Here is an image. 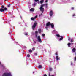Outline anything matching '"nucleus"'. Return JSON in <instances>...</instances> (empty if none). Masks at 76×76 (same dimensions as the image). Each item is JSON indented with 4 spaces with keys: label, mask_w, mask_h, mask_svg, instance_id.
<instances>
[{
    "label": "nucleus",
    "mask_w": 76,
    "mask_h": 76,
    "mask_svg": "<svg viewBox=\"0 0 76 76\" xmlns=\"http://www.w3.org/2000/svg\"><path fill=\"white\" fill-rule=\"evenodd\" d=\"M38 42H39L40 43L42 42V40L41 39V37L40 36H38L37 38Z\"/></svg>",
    "instance_id": "1"
},
{
    "label": "nucleus",
    "mask_w": 76,
    "mask_h": 76,
    "mask_svg": "<svg viewBox=\"0 0 76 76\" xmlns=\"http://www.w3.org/2000/svg\"><path fill=\"white\" fill-rule=\"evenodd\" d=\"M38 24V23L37 22H35L33 25L32 26V29L33 30H34V29H35V28L36 27V26H37V25Z\"/></svg>",
    "instance_id": "2"
},
{
    "label": "nucleus",
    "mask_w": 76,
    "mask_h": 76,
    "mask_svg": "<svg viewBox=\"0 0 76 76\" xmlns=\"http://www.w3.org/2000/svg\"><path fill=\"white\" fill-rule=\"evenodd\" d=\"M42 7H42H40V8L39 9L40 10V11H41V12H44V8Z\"/></svg>",
    "instance_id": "3"
},
{
    "label": "nucleus",
    "mask_w": 76,
    "mask_h": 76,
    "mask_svg": "<svg viewBox=\"0 0 76 76\" xmlns=\"http://www.w3.org/2000/svg\"><path fill=\"white\" fill-rule=\"evenodd\" d=\"M47 5L48 4H41L40 6V7H43L45 6V7L46 8H47Z\"/></svg>",
    "instance_id": "4"
},
{
    "label": "nucleus",
    "mask_w": 76,
    "mask_h": 76,
    "mask_svg": "<svg viewBox=\"0 0 76 76\" xmlns=\"http://www.w3.org/2000/svg\"><path fill=\"white\" fill-rule=\"evenodd\" d=\"M50 16L51 17L53 16V11H51L50 13Z\"/></svg>",
    "instance_id": "5"
},
{
    "label": "nucleus",
    "mask_w": 76,
    "mask_h": 76,
    "mask_svg": "<svg viewBox=\"0 0 76 76\" xmlns=\"http://www.w3.org/2000/svg\"><path fill=\"white\" fill-rule=\"evenodd\" d=\"M50 25H51V23H50V22H49L46 24V26H50Z\"/></svg>",
    "instance_id": "6"
},
{
    "label": "nucleus",
    "mask_w": 76,
    "mask_h": 76,
    "mask_svg": "<svg viewBox=\"0 0 76 76\" xmlns=\"http://www.w3.org/2000/svg\"><path fill=\"white\" fill-rule=\"evenodd\" d=\"M56 60L58 61L59 60H60V58L58 57V56H56Z\"/></svg>",
    "instance_id": "7"
},
{
    "label": "nucleus",
    "mask_w": 76,
    "mask_h": 76,
    "mask_svg": "<svg viewBox=\"0 0 76 76\" xmlns=\"http://www.w3.org/2000/svg\"><path fill=\"white\" fill-rule=\"evenodd\" d=\"M50 25L52 28H53L54 27V24H53V23L50 24Z\"/></svg>",
    "instance_id": "8"
},
{
    "label": "nucleus",
    "mask_w": 76,
    "mask_h": 76,
    "mask_svg": "<svg viewBox=\"0 0 76 76\" xmlns=\"http://www.w3.org/2000/svg\"><path fill=\"white\" fill-rule=\"evenodd\" d=\"M60 37H61V38H60L59 41H61L62 40H63V36H61Z\"/></svg>",
    "instance_id": "9"
},
{
    "label": "nucleus",
    "mask_w": 76,
    "mask_h": 76,
    "mask_svg": "<svg viewBox=\"0 0 76 76\" xmlns=\"http://www.w3.org/2000/svg\"><path fill=\"white\" fill-rule=\"evenodd\" d=\"M0 11L1 12H4V9H3L2 8H1L0 9Z\"/></svg>",
    "instance_id": "10"
},
{
    "label": "nucleus",
    "mask_w": 76,
    "mask_h": 76,
    "mask_svg": "<svg viewBox=\"0 0 76 76\" xmlns=\"http://www.w3.org/2000/svg\"><path fill=\"white\" fill-rule=\"evenodd\" d=\"M72 52H73V53H75V52L76 50H75V48H73L72 50Z\"/></svg>",
    "instance_id": "11"
},
{
    "label": "nucleus",
    "mask_w": 76,
    "mask_h": 76,
    "mask_svg": "<svg viewBox=\"0 0 76 76\" xmlns=\"http://www.w3.org/2000/svg\"><path fill=\"white\" fill-rule=\"evenodd\" d=\"M30 12H34V8H32L30 9Z\"/></svg>",
    "instance_id": "12"
},
{
    "label": "nucleus",
    "mask_w": 76,
    "mask_h": 76,
    "mask_svg": "<svg viewBox=\"0 0 76 76\" xmlns=\"http://www.w3.org/2000/svg\"><path fill=\"white\" fill-rule=\"evenodd\" d=\"M38 32L39 34H40L41 32V28H39L38 29Z\"/></svg>",
    "instance_id": "13"
},
{
    "label": "nucleus",
    "mask_w": 76,
    "mask_h": 76,
    "mask_svg": "<svg viewBox=\"0 0 76 76\" xmlns=\"http://www.w3.org/2000/svg\"><path fill=\"white\" fill-rule=\"evenodd\" d=\"M71 45V44L70 43H69L68 44V47H70V45Z\"/></svg>",
    "instance_id": "14"
},
{
    "label": "nucleus",
    "mask_w": 76,
    "mask_h": 76,
    "mask_svg": "<svg viewBox=\"0 0 76 76\" xmlns=\"http://www.w3.org/2000/svg\"><path fill=\"white\" fill-rule=\"evenodd\" d=\"M31 20H33V21H34L35 20V19H34V18L33 17H32L31 18Z\"/></svg>",
    "instance_id": "15"
},
{
    "label": "nucleus",
    "mask_w": 76,
    "mask_h": 76,
    "mask_svg": "<svg viewBox=\"0 0 76 76\" xmlns=\"http://www.w3.org/2000/svg\"><path fill=\"white\" fill-rule=\"evenodd\" d=\"M54 32L57 33V31L56 30H54L53 31L52 33H53V34H54Z\"/></svg>",
    "instance_id": "16"
},
{
    "label": "nucleus",
    "mask_w": 76,
    "mask_h": 76,
    "mask_svg": "<svg viewBox=\"0 0 76 76\" xmlns=\"http://www.w3.org/2000/svg\"><path fill=\"white\" fill-rule=\"evenodd\" d=\"M43 2H44V0H42L40 1V3H41V4H42Z\"/></svg>",
    "instance_id": "17"
},
{
    "label": "nucleus",
    "mask_w": 76,
    "mask_h": 76,
    "mask_svg": "<svg viewBox=\"0 0 76 76\" xmlns=\"http://www.w3.org/2000/svg\"><path fill=\"white\" fill-rule=\"evenodd\" d=\"M38 67L39 69L42 68V65H39L38 66Z\"/></svg>",
    "instance_id": "18"
},
{
    "label": "nucleus",
    "mask_w": 76,
    "mask_h": 76,
    "mask_svg": "<svg viewBox=\"0 0 76 76\" xmlns=\"http://www.w3.org/2000/svg\"><path fill=\"white\" fill-rule=\"evenodd\" d=\"M32 5L33 6H35L36 5V3H34V4H32Z\"/></svg>",
    "instance_id": "19"
},
{
    "label": "nucleus",
    "mask_w": 76,
    "mask_h": 76,
    "mask_svg": "<svg viewBox=\"0 0 76 76\" xmlns=\"http://www.w3.org/2000/svg\"><path fill=\"white\" fill-rule=\"evenodd\" d=\"M28 51L29 52V53H32V50H31V49H30V50H28Z\"/></svg>",
    "instance_id": "20"
},
{
    "label": "nucleus",
    "mask_w": 76,
    "mask_h": 76,
    "mask_svg": "<svg viewBox=\"0 0 76 76\" xmlns=\"http://www.w3.org/2000/svg\"><path fill=\"white\" fill-rule=\"evenodd\" d=\"M56 37H60V36L59 35V34H56Z\"/></svg>",
    "instance_id": "21"
},
{
    "label": "nucleus",
    "mask_w": 76,
    "mask_h": 76,
    "mask_svg": "<svg viewBox=\"0 0 76 76\" xmlns=\"http://www.w3.org/2000/svg\"><path fill=\"white\" fill-rule=\"evenodd\" d=\"M73 42V39H71V42Z\"/></svg>",
    "instance_id": "22"
},
{
    "label": "nucleus",
    "mask_w": 76,
    "mask_h": 76,
    "mask_svg": "<svg viewBox=\"0 0 76 76\" xmlns=\"http://www.w3.org/2000/svg\"><path fill=\"white\" fill-rule=\"evenodd\" d=\"M55 55L56 56H58V52H56L55 53Z\"/></svg>",
    "instance_id": "23"
},
{
    "label": "nucleus",
    "mask_w": 76,
    "mask_h": 76,
    "mask_svg": "<svg viewBox=\"0 0 76 76\" xmlns=\"http://www.w3.org/2000/svg\"><path fill=\"white\" fill-rule=\"evenodd\" d=\"M33 42H34L33 44H36V42H35V41H34V40H33Z\"/></svg>",
    "instance_id": "24"
},
{
    "label": "nucleus",
    "mask_w": 76,
    "mask_h": 76,
    "mask_svg": "<svg viewBox=\"0 0 76 76\" xmlns=\"http://www.w3.org/2000/svg\"><path fill=\"white\" fill-rule=\"evenodd\" d=\"M10 4H9L7 5V7H10Z\"/></svg>",
    "instance_id": "25"
},
{
    "label": "nucleus",
    "mask_w": 76,
    "mask_h": 76,
    "mask_svg": "<svg viewBox=\"0 0 76 76\" xmlns=\"http://www.w3.org/2000/svg\"><path fill=\"white\" fill-rule=\"evenodd\" d=\"M4 10H5V11H6L7 10V8H4Z\"/></svg>",
    "instance_id": "26"
},
{
    "label": "nucleus",
    "mask_w": 76,
    "mask_h": 76,
    "mask_svg": "<svg viewBox=\"0 0 76 76\" xmlns=\"http://www.w3.org/2000/svg\"><path fill=\"white\" fill-rule=\"evenodd\" d=\"M38 36V34H35V37L36 38H37V36Z\"/></svg>",
    "instance_id": "27"
},
{
    "label": "nucleus",
    "mask_w": 76,
    "mask_h": 76,
    "mask_svg": "<svg viewBox=\"0 0 76 76\" xmlns=\"http://www.w3.org/2000/svg\"><path fill=\"white\" fill-rule=\"evenodd\" d=\"M49 70L50 71H51V70H52V68H50Z\"/></svg>",
    "instance_id": "28"
},
{
    "label": "nucleus",
    "mask_w": 76,
    "mask_h": 76,
    "mask_svg": "<svg viewBox=\"0 0 76 76\" xmlns=\"http://www.w3.org/2000/svg\"><path fill=\"white\" fill-rule=\"evenodd\" d=\"M35 34H38V31H36L35 32Z\"/></svg>",
    "instance_id": "29"
},
{
    "label": "nucleus",
    "mask_w": 76,
    "mask_h": 76,
    "mask_svg": "<svg viewBox=\"0 0 76 76\" xmlns=\"http://www.w3.org/2000/svg\"><path fill=\"white\" fill-rule=\"evenodd\" d=\"M39 1V0H34V1H35L36 2H38Z\"/></svg>",
    "instance_id": "30"
},
{
    "label": "nucleus",
    "mask_w": 76,
    "mask_h": 76,
    "mask_svg": "<svg viewBox=\"0 0 76 76\" xmlns=\"http://www.w3.org/2000/svg\"><path fill=\"white\" fill-rule=\"evenodd\" d=\"M24 34L25 35H28V33H25Z\"/></svg>",
    "instance_id": "31"
},
{
    "label": "nucleus",
    "mask_w": 76,
    "mask_h": 76,
    "mask_svg": "<svg viewBox=\"0 0 76 76\" xmlns=\"http://www.w3.org/2000/svg\"><path fill=\"white\" fill-rule=\"evenodd\" d=\"M42 12L41 14L39 15V17L41 16V15H42Z\"/></svg>",
    "instance_id": "32"
},
{
    "label": "nucleus",
    "mask_w": 76,
    "mask_h": 76,
    "mask_svg": "<svg viewBox=\"0 0 76 76\" xmlns=\"http://www.w3.org/2000/svg\"><path fill=\"white\" fill-rule=\"evenodd\" d=\"M27 56L28 57H30V55H29V54H28V55H27Z\"/></svg>",
    "instance_id": "33"
},
{
    "label": "nucleus",
    "mask_w": 76,
    "mask_h": 76,
    "mask_svg": "<svg viewBox=\"0 0 76 76\" xmlns=\"http://www.w3.org/2000/svg\"><path fill=\"white\" fill-rule=\"evenodd\" d=\"M1 7V8H4V7L3 5Z\"/></svg>",
    "instance_id": "34"
},
{
    "label": "nucleus",
    "mask_w": 76,
    "mask_h": 76,
    "mask_svg": "<svg viewBox=\"0 0 76 76\" xmlns=\"http://www.w3.org/2000/svg\"><path fill=\"white\" fill-rule=\"evenodd\" d=\"M76 60V57H75L74 58V61H75Z\"/></svg>",
    "instance_id": "35"
},
{
    "label": "nucleus",
    "mask_w": 76,
    "mask_h": 76,
    "mask_svg": "<svg viewBox=\"0 0 76 76\" xmlns=\"http://www.w3.org/2000/svg\"><path fill=\"white\" fill-rule=\"evenodd\" d=\"M42 36L43 37H44V36H45V34H42Z\"/></svg>",
    "instance_id": "36"
},
{
    "label": "nucleus",
    "mask_w": 76,
    "mask_h": 76,
    "mask_svg": "<svg viewBox=\"0 0 76 76\" xmlns=\"http://www.w3.org/2000/svg\"><path fill=\"white\" fill-rule=\"evenodd\" d=\"M34 55H35V56H37V53H34Z\"/></svg>",
    "instance_id": "37"
},
{
    "label": "nucleus",
    "mask_w": 76,
    "mask_h": 76,
    "mask_svg": "<svg viewBox=\"0 0 76 76\" xmlns=\"http://www.w3.org/2000/svg\"><path fill=\"white\" fill-rule=\"evenodd\" d=\"M45 3H47L48 2V0H45Z\"/></svg>",
    "instance_id": "38"
},
{
    "label": "nucleus",
    "mask_w": 76,
    "mask_h": 76,
    "mask_svg": "<svg viewBox=\"0 0 76 76\" xmlns=\"http://www.w3.org/2000/svg\"><path fill=\"white\" fill-rule=\"evenodd\" d=\"M68 41H70V38L69 37V38L68 39Z\"/></svg>",
    "instance_id": "39"
},
{
    "label": "nucleus",
    "mask_w": 76,
    "mask_h": 76,
    "mask_svg": "<svg viewBox=\"0 0 76 76\" xmlns=\"http://www.w3.org/2000/svg\"><path fill=\"white\" fill-rule=\"evenodd\" d=\"M32 50H35V48H32Z\"/></svg>",
    "instance_id": "40"
},
{
    "label": "nucleus",
    "mask_w": 76,
    "mask_h": 76,
    "mask_svg": "<svg viewBox=\"0 0 76 76\" xmlns=\"http://www.w3.org/2000/svg\"><path fill=\"white\" fill-rule=\"evenodd\" d=\"M76 16V15H75V14H74L72 16Z\"/></svg>",
    "instance_id": "41"
},
{
    "label": "nucleus",
    "mask_w": 76,
    "mask_h": 76,
    "mask_svg": "<svg viewBox=\"0 0 76 76\" xmlns=\"http://www.w3.org/2000/svg\"><path fill=\"white\" fill-rule=\"evenodd\" d=\"M34 18V19H36V18H37V17L35 16L34 18Z\"/></svg>",
    "instance_id": "42"
},
{
    "label": "nucleus",
    "mask_w": 76,
    "mask_h": 76,
    "mask_svg": "<svg viewBox=\"0 0 76 76\" xmlns=\"http://www.w3.org/2000/svg\"><path fill=\"white\" fill-rule=\"evenodd\" d=\"M72 10H74V8L73 7H72Z\"/></svg>",
    "instance_id": "43"
},
{
    "label": "nucleus",
    "mask_w": 76,
    "mask_h": 76,
    "mask_svg": "<svg viewBox=\"0 0 76 76\" xmlns=\"http://www.w3.org/2000/svg\"><path fill=\"white\" fill-rule=\"evenodd\" d=\"M46 29H47V30H48V28H47V27H45Z\"/></svg>",
    "instance_id": "44"
},
{
    "label": "nucleus",
    "mask_w": 76,
    "mask_h": 76,
    "mask_svg": "<svg viewBox=\"0 0 76 76\" xmlns=\"http://www.w3.org/2000/svg\"><path fill=\"white\" fill-rule=\"evenodd\" d=\"M71 65H73V63H72V62H71Z\"/></svg>",
    "instance_id": "45"
},
{
    "label": "nucleus",
    "mask_w": 76,
    "mask_h": 76,
    "mask_svg": "<svg viewBox=\"0 0 76 76\" xmlns=\"http://www.w3.org/2000/svg\"><path fill=\"white\" fill-rule=\"evenodd\" d=\"M44 76H47V75H46V74H45V75H44Z\"/></svg>",
    "instance_id": "46"
},
{
    "label": "nucleus",
    "mask_w": 76,
    "mask_h": 76,
    "mask_svg": "<svg viewBox=\"0 0 76 76\" xmlns=\"http://www.w3.org/2000/svg\"><path fill=\"white\" fill-rule=\"evenodd\" d=\"M49 76H51V75H50V73H49Z\"/></svg>",
    "instance_id": "47"
},
{
    "label": "nucleus",
    "mask_w": 76,
    "mask_h": 76,
    "mask_svg": "<svg viewBox=\"0 0 76 76\" xmlns=\"http://www.w3.org/2000/svg\"><path fill=\"white\" fill-rule=\"evenodd\" d=\"M38 3L39 4V3H40V2H39V1H38Z\"/></svg>",
    "instance_id": "48"
},
{
    "label": "nucleus",
    "mask_w": 76,
    "mask_h": 76,
    "mask_svg": "<svg viewBox=\"0 0 76 76\" xmlns=\"http://www.w3.org/2000/svg\"><path fill=\"white\" fill-rule=\"evenodd\" d=\"M24 48H26V47L24 46Z\"/></svg>",
    "instance_id": "49"
},
{
    "label": "nucleus",
    "mask_w": 76,
    "mask_h": 76,
    "mask_svg": "<svg viewBox=\"0 0 76 76\" xmlns=\"http://www.w3.org/2000/svg\"><path fill=\"white\" fill-rule=\"evenodd\" d=\"M50 63H52V61H50Z\"/></svg>",
    "instance_id": "50"
},
{
    "label": "nucleus",
    "mask_w": 76,
    "mask_h": 76,
    "mask_svg": "<svg viewBox=\"0 0 76 76\" xmlns=\"http://www.w3.org/2000/svg\"><path fill=\"white\" fill-rule=\"evenodd\" d=\"M33 73H35V72H33Z\"/></svg>",
    "instance_id": "51"
},
{
    "label": "nucleus",
    "mask_w": 76,
    "mask_h": 76,
    "mask_svg": "<svg viewBox=\"0 0 76 76\" xmlns=\"http://www.w3.org/2000/svg\"><path fill=\"white\" fill-rule=\"evenodd\" d=\"M45 51H46V50H45Z\"/></svg>",
    "instance_id": "52"
},
{
    "label": "nucleus",
    "mask_w": 76,
    "mask_h": 76,
    "mask_svg": "<svg viewBox=\"0 0 76 76\" xmlns=\"http://www.w3.org/2000/svg\"><path fill=\"white\" fill-rule=\"evenodd\" d=\"M51 76H54V75H52Z\"/></svg>",
    "instance_id": "53"
},
{
    "label": "nucleus",
    "mask_w": 76,
    "mask_h": 76,
    "mask_svg": "<svg viewBox=\"0 0 76 76\" xmlns=\"http://www.w3.org/2000/svg\"><path fill=\"white\" fill-rule=\"evenodd\" d=\"M31 4V3H29V4Z\"/></svg>",
    "instance_id": "54"
},
{
    "label": "nucleus",
    "mask_w": 76,
    "mask_h": 76,
    "mask_svg": "<svg viewBox=\"0 0 76 76\" xmlns=\"http://www.w3.org/2000/svg\"><path fill=\"white\" fill-rule=\"evenodd\" d=\"M0 64H1V63L0 62Z\"/></svg>",
    "instance_id": "55"
},
{
    "label": "nucleus",
    "mask_w": 76,
    "mask_h": 76,
    "mask_svg": "<svg viewBox=\"0 0 76 76\" xmlns=\"http://www.w3.org/2000/svg\"><path fill=\"white\" fill-rule=\"evenodd\" d=\"M72 44H73V43H71Z\"/></svg>",
    "instance_id": "56"
}]
</instances>
